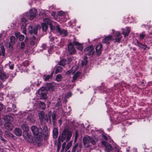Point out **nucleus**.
<instances>
[{"label": "nucleus", "mask_w": 152, "mask_h": 152, "mask_svg": "<svg viewBox=\"0 0 152 152\" xmlns=\"http://www.w3.org/2000/svg\"><path fill=\"white\" fill-rule=\"evenodd\" d=\"M14 65L12 64L10 66V69H12L14 68Z\"/></svg>", "instance_id": "nucleus-58"}, {"label": "nucleus", "mask_w": 152, "mask_h": 152, "mask_svg": "<svg viewBox=\"0 0 152 152\" xmlns=\"http://www.w3.org/2000/svg\"><path fill=\"white\" fill-rule=\"evenodd\" d=\"M102 47V45L99 44L98 45L96 48V53L98 56H99L101 54Z\"/></svg>", "instance_id": "nucleus-17"}, {"label": "nucleus", "mask_w": 152, "mask_h": 152, "mask_svg": "<svg viewBox=\"0 0 152 152\" xmlns=\"http://www.w3.org/2000/svg\"><path fill=\"white\" fill-rule=\"evenodd\" d=\"M78 134L77 132H76L75 135V137H77H77H78Z\"/></svg>", "instance_id": "nucleus-62"}, {"label": "nucleus", "mask_w": 152, "mask_h": 152, "mask_svg": "<svg viewBox=\"0 0 152 152\" xmlns=\"http://www.w3.org/2000/svg\"><path fill=\"white\" fill-rule=\"evenodd\" d=\"M12 119V117L11 116L9 115L5 117H4V119L6 122H10L9 121L11 120Z\"/></svg>", "instance_id": "nucleus-36"}, {"label": "nucleus", "mask_w": 152, "mask_h": 152, "mask_svg": "<svg viewBox=\"0 0 152 152\" xmlns=\"http://www.w3.org/2000/svg\"><path fill=\"white\" fill-rule=\"evenodd\" d=\"M66 60L65 59H62L59 62V64L60 65L64 66L66 64Z\"/></svg>", "instance_id": "nucleus-35"}, {"label": "nucleus", "mask_w": 152, "mask_h": 152, "mask_svg": "<svg viewBox=\"0 0 152 152\" xmlns=\"http://www.w3.org/2000/svg\"><path fill=\"white\" fill-rule=\"evenodd\" d=\"M27 119L32 123H34L35 122V120L31 115L28 116Z\"/></svg>", "instance_id": "nucleus-32"}, {"label": "nucleus", "mask_w": 152, "mask_h": 152, "mask_svg": "<svg viewBox=\"0 0 152 152\" xmlns=\"http://www.w3.org/2000/svg\"><path fill=\"white\" fill-rule=\"evenodd\" d=\"M12 107L13 108V109H14L15 108H16V106L14 104H12Z\"/></svg>", "instance_id": "nucleus-59"}, {"label": "nucleus", "mask_w": 152, "mask_h": 152, "mask_svg": "<svg viewBox=\"0 0 152 152\" xmlns=\"http://www.w3.org/2000/svg\"><path fill=\"white\" fill-rule=\"evenodd\" d=\"M76 67H77L76 66H73L72 68L71 69H70L69 71H68L67 72H66V74L69 75V74H70L71 73V72H72V74L73 75H74V74L75 73V70L74 71H73V70L74 69H75L76 68Z\"/></svg>", "instance_id": "nucleus-29"}, {"label": "nucleus", "mask_w": 152, "mask_h": 152, "mask_svg": "<svg viewBox=\"0 0 152 152\" xmlns=\"http://www.w3.org/2000/svg\"><path fill=\"white\" fill-rule=\"evenodd\" d=\"M71 93L70 92H69L67 94V96L68 97H70L71 96Z\"/></svg>", "instance_id": "nucleus-57"}, {"label": "nucleus", "mask_w": 152, "mask_h": 152, "mask_svg": "<svg viewBox=\"0 0 152 152\" xmlns=\"http://www.w3.org/2000/svg\"><path fill=\"white\" fill-rule=\"evenodd\" d=\"M73 43L76 46L77 49L80 50H83V48L82 44L76 41H74Z\"/></svg>", "instance_id": "nucleus-21"}, {"label": "nucleus", "mask_w": 152, "mask_h": 152, "mask_svg": "<svg viewBox=\"0 0 152 152\" xmlns=\"http://www.w3.org/2000/svg\"><path fill=\"white\" fill-rule=\"evenodd\" d=\"M84 52L85 54L91 56L94 53L95 50L91 45L86 48L84 50Z\"/></svg>", "instance_id": "nucleus-7"}, {"label": "nucleus", "mask_w": 152, "mask_h": 152, "mask_svg": "<svg viewBox=\"0 0 152 152\" xmlns=\"http://www.w3.org/2000/svg\"><path fill=\"white\" fill-rule=\"evenodd\" d=\"M21 21L22 22H23L24 23L23 24V26H24V23H25L27 21V20L25 18H23L21 19Z\"/></svg>", "instance_id": "nucleus-48"}, {"label": "nucleus", "mask_w": 152, "mask_h": 152, "mask_svg": "<svg viewBox=\"0 0 152 152\" xmlns=\"http://www.w3.org/2000/svg\"><path fill=\"white\" fill-rule=\"evenodd\" d=\"M36 106L39 105L40 107L42 109H45L46 108V105L43 102H42L40 101H38L37 102V103H35Z\"/></svg>", "instance_id": "nucleus-19"}, {"label": "nucleus", "mask_w": 152, "mask_h": 152, "mask_svg": "<svg viewBox=\"0 0 152 152\" xmlns=\"http://www.w3.org/2000/svg\"><path fill=\"white\" fill-rule=\"evenodd\" d=\"M61 104V102L60 100L59 99L57 103L56 104V106L57 107H59Z\"/></svg>", "instance_id": "nucleus-53"}, {"label": "nucleus", "mask_w": 152, "mask_h": 152, "mask_svg": "<svg viewBox=\"0 0 152 152\" xmlns=\"http://www.w3.org/2000/svg\"><path fill=\"white\" fill-rule=\"evenodd\" d=\"M5 134L7 137H8L12 138L14 137L13 134L9 132H6Z\"/></svg>", "instance_id": "nucleus-39"}, {"label": "nucleus", "mask_w": 152, "mask_h": 152, "mask_svg": "<svg viewBox=\"0 0 152 152\" xmlns=\"http://www.w3.org/2000/svg\"><path fill=\"white\" fill-rule=\"evenodd\" d=\"M88 58L87 57H85L83 60L82 61L81 64L83 66L86 65L87 63Z\"/></svg>", "instance_id": "nucleus-40"}, {"label": "nucleus", "mask_w": 152, "mask_h": 152, "mask_svg": "<svg viewBox=\"0 0 152 152\" xmlns=\"http://www.w3.org/2000/svg\"><path fill=\"white\" fill-rule=\"evenodd\" d=\"M15 134L18 136H20L22 134V131L20 129L17 128L15 130Z\"/></svg>", "instance_id": "nucleus-22"}, {"label": "nucleus", "mask_w": 152, "mask_h": 152, "mask_svg": "<svg viewBox=\"0 0 152 152\" xmlns=\"http://www.w3.org/2000/svg\"><path fill=\"white\" fill-rule=\"evenodd\" d=\"M0 139H1L2 141L4 143H5L6 142V140L4 139L1 136V135H0Z\"/></svg>", "instance_id": "nucleus-52"}, {"label": "nucleus", "mask_w": 152, "mask_h": 152, "mask_svg": "<svg viewBox=\"0 0 152 152\" xmlns=\"http://www.w3.org/2000/svg\"><path fill=\"white\" fill-rule=\"evenodd\" d=\"M83 142L84 147L87 148L91 146L90 143L93 145H95L96 142L95 140L91 137L86 136L83 138Z\"/></svg>", "instance_id": "nucleus-2"}, {"label": "nucleus", "mask_w": 152, "mask_h": 152, "mask_svg": "<svg viewBox=\"0 0 152 152\" xmlns=\"http://www.w3.org/2000/svg\"><path fill=\"white\" fill-rule=\"evenodd\" d=\"M56 28L57 32H59L62 36H65L67 34L66 31L64 29H61L60 28L59 25L57 24L56 25Z\"/></svg>", "instance_id": "nucleus-10"}, {"label": "nucleus", "mask_w": 152, "mask_h": 152, "mask_svg": "<svg viewBox=\"0 0 152 152\" xmlns=\"http://www.w3.org/2000/svg\"><path fill=\"white\" fill-rule=\"evenodd\" d=\"M8 77L4 72L0 71V79L4 81Z\"/></svg>", "instance_id": "nucleus-20"}, {"label": "nucleus", "mask_w": 152, "mask_h": 152, "mask_svg": "<svg viewBox=\"0 0 152 152\" xmlns=\"http://www.w3.org/2000/svg\"><path fill=\"white\" fill-rule=\"evenodd\" d=\"M43 134L45 135V137H47L48 135V128L47 126H44L43 129V131L42 132Z\"/></svg>", "instance_id": "nucleus-25"}, {"label": "nucleus", "mask_w": 152, "mask_h": 152, "mask_svg": "<svg viewBox=\"0 0 152 152\" xmlns=\"http://www.w3.org/2000/svg\"><path fill=\"white\" fill-rule=\"evenodd\" d=\"M145 36V35L143 33H142L140 36V39H143Z\"/></svg>", "instance_id": "nucleus-51"}, {"label": "nucleus", "mask_w": 152, "mask_h": 152, "mask_svg": "<svg viewBox=\"0 0 152 152\" xmlns=\"http://www.w3.org/2000/svg\"><path fill=\"white\" fill-rule=\"evenodd\" d=\"M113 36L112 37L113 40L114 41V42H120L122 38L121 33L118 31L112 30Z\"/></svg>", "instance_id": "nucleus-3"}, {"label": "nucleus", "mask_w": 152, "mask_h": 152, "mask_svg": "<svg viewBox=\"0 0 152 152\" xmlns=\"http://www.w3.org/2000/svg\"><path fill=\"white\" fill-rule=\"evenodd\" d=\"M48 24L45 23H42V30L43 31H45L48 28Z\"/></svg>", "instance_id": "nucleus-33"}, {"label": "nucleus", "mask_w": 152, "mask_h": 152, "mask_svg": "<svg viewBox=\"0 0 152 152\" xmlns=\"http://www.w3.org/2000/svg\"><path fill=\"white\" fill-rule=\"evenodd\" d=\"M35 142L39 144V143L40 142L41 139L40 137H39L38 136H36L35 138Z\"/></svg>", "instance_id": "nucleus-44"}, {"label": "nucleus", "mask_w": 152, "mask_h": 152, "mask_svg": "<svg viewBox=\"0 0 152 152\" xmlns=\"http://www.w3.org/2000/svg\"><path fill=\"white\" fill-rule=\"evenodd\" d=\"M72 135V133L68 129H65L63 131L61 135H60L58 138V143L61 145V142H62L66 140V142H68Z\"/></svg>", "instance_id": "nucleus-1"}, {"label": "nucleus", "mask_w": 152, "mask_h": 152, "mask_svg": "<svg viewBox=\"0 0 152 152\" xmlns=\"http://www.w3.org/2000/svg\"><path fill=\"white\" fill-rule=\"evenodd\" d=\"M58 135V130L56 128H55L53 130V136L54 139L57 138Z\"/></svg>", "instance_id": "nucleus-23"}, {"label": "nucleus", "mask_w": 152, "mask_h": 152, "mask_svg": "<svg viewBox=\"0 0 152 152\" xmlns=\"http://www.w3.org/2000/svg\"><path fill=\"white\" fill-rule=\"evenodd\" d=\"M15 37L13 36H11L10 37V42H9V44L10 45H13L15 43Z\"/></svg>", "instance_id": "nucleus-30"}, {"label": "nucleus", "mask_w": 152, "mask_h": 152, "mask_svg": "<svg viewBox=\"0 0 152 152\" xmlns=\"http://www.w3.org/2000/svg\"><path fill=\"white\" fill-rule=\"evenodd\" d=\"M122 34L125 37L127 36L129 34L130 32V28L129 27H127L125 28L122 29Z\"/></svg>", "instance_id": "nucleus-18"}, {"label": "nucleus", "mask_w": 152, "mask_h": 152, "mask_svg": "<svg viewBox=\"0 0 152 152\" xmlns=\"http://www.w3.org/2000/svg\"><path fill=\"white\" fill-rule=\"evenodd\" d=\"M68 60L70 62L72 60V58H68Z\"/></svg>", "instance_id": "nucleus-61"}, {"label": "nucleus", "mask_w": 152, "mask_h": 152, "mask_svg": "<svg viewBox=\"0 0 152 152\" xmlns=\"http://www.w3.org/2000/svg\"><path fill=\"white\" fill-rule=\"evenodd\" d=\"M15 35L17 37H18L20 40L21 41H23L24 39V36L20 34V32L15 33Z\"/></svg>", "instance_id": "nucleus-24"}, {"label": "nucleus", "mask_w": 152, "mask_h": 152, "mask_svg": "<svg viewBox=\"0 0 152 152\" xmlns=\"http://www.w3.org/2000/svg\"><path fill=\"white\" fill-rule=\"evenodd\" d=\"M68 52L70 54H72L75 53V49L74 48L73 45L71 43H70L68 45Z\"/></svg>", "instance_id": "nucleus-12"}, {"label": "nucleus", "mask_w": 152, "mask_h": 152, "mask_svg": "<svg viewBox=\"0 0 152 152\" xmlns=\"http://www.w3.org/2000/svg\"><path fill=\"white\" fill-rule=\"evenodd\" d=\"M78 146V144L77 143H76L73 147L72 150V152H75L77 147Z\"/></svg>", "instance_id": "nucleus-43"}, {"label": "nucleus", "mask_w": 152, "mask_h": 152, "mask_svg": "<svg viewBox=\"0 0 152 152\" xmlns=\"http://www.w3.org/2000/svg\"><path fill=\"white\" fill-rule=\"evenodd\" d=\"M72 141H71L68 143L65 148V151H66L72 145Z\"/></svg>", "instance_id": "nucleus-31"}, {"label": "nucleus", "mask_w": 152, "mask_h": 152, "mask_svg": "<svg viewBox=\"0 0 152 152\" xmlns=\"http://www.w3.org/2000/svg\"><path fill=\"white\" fill-rule=\"evenodd\" d=\"M77 139V137H75V140H74L75 142H76V141Z\"/></svg>", "instance_id": "nucleus-64"}, {"label": "nucleus", "mask_w": 152, "mask_h": 152, "mask_svg": "<svg viewBox=\"0 0 152 152\" xmlns=\"http://www.w3.org/2000/svg\"><path fill=\"white\" fill-rule=\"evenodd\" d=\"M52 75H45L43 77V78L45 81L48 80L50 79L52 77Z\"/></svg>", "instance_id": "nucleus-34"}, {"label": "nucleus", "mask_w": 152, "mask_h": 152, "mask_svg": "<svg viewBox=\"0 0 152 152\" xmlns=\"http://www.w3.org/2000/svg\"><path fill=\"white\" fill-rule=\"evenodd\" d=\"M23 136L24 139L28 142H31L33 140L32 136L27 132H25V134H23Z\"/></svg>", "instance_id": "nucleus-13"}, {"label": "nucleus", "mask_w": 152, "mask_h": 152, "mask_svg": "<svg viewBox=\"0 0 152 152\" xmlns=\"http://www.w3.org/2000/svg\"><path fill=\"white\" fill-rule=\"evenodd\" d=\"M66 142H64L62 144V149L61 151V152H64V150L66 146Z\"/></svg>", "instance_id": "nucleus-45"}, {"label": "nucleus", "mask_w": 152, "mask_h": 152, "mask_svg": "<svg viewBox=\"0 0 152 152\" xmlns=\"http://www.w3.org/2000/svg\"><path fill=\"white\" fill-rule=\"evenodd\" d=\"M52 120H53V125L55 124V122L56 121V114L55 113H53L52 114Z\"/></svg>", "instance_id": "nucleus-38"}, {"label": "nucleus", "mask_w": 152, "mask_h": 152, "mask_svg": "<svg viewBox=\"0 0 152 152\" xmlns=\"http://www.w3.org/2000/svg\"><path fill=\"white\" fill-rule=\"evenodd\" d=\"M0 48L1 50L2 55L3 56H4L5 55V49L4 48V46H1Z\"/></svg>", "instance_id": "nucleus-46"}, {"label": "nucleus", "mask_w": 152, "mask_h": 152, "mask_svg": "<svg viewBox=\"0 0 152 152\" xmlns=\"http://www.w3.org/2000/svg\"><path fill=\"white\" fill-rule=\"evenodd\" d=\"M120 148L119 146L117 145H115L113 148L112 152H120L119 151Z\"/></svg>", "instance_id": "nucleus-28"}, {"label": "nucleus", "mask_w": 152, "mask_h": 152, "mask_svg": "<svg viewBox=\"0 0 152 152\" xmlns=\"http://www.w3.org/2000/svg\"><path fill=\"white\" fill-rule=\"evenodd\" d=\"M111 40H113L112 36L108 35L104 38L102 40L103 43L105 44H109Z\"/></svg>", "instance_id": "nucleus-14"}, {"label": "nucleus", "mask_w": 152, "mask_h": 152, "mask_svg": "<svg viewBox=\"0 0 152 152\" xmlns=\"http://www.w3.org/2000/svg\"><path fill=\"white\" fill-rule=\"evenodd\" d=\"M58 124H59V126L61 125L62 124V121L61 120V119H60L59 120H58Z\"/></svg>", "instance_id": "nucleus-55"}, {"label": "nucleus", "mask_w": 152, "mask_h": 152, "mask_svg": "<svg viewBox=\"0 0 152 152\" xmlns=\"http://www.w3.org/2000/svg\"><path fill=\"white\" fill-rule=\"evenodd\" d=\"M43 21L44 22V23H46L50 25L51 30H54L55 29L56 25L57 24L56 22L51 21L50 20L47 18L44 19Z\"/></svg>", "instance_id": "nucleus-6"}, {"label": "nucleus", "mask_w": 152, "mask_h": 152, "mask_svg": "<svg viewBox=\"0 0 152 152\" xmlns=\"http://www.w3.org/2000/svg\"><path fill=\"white\" fill-rule=\"evenodd\" d=\"M39 118L40 120H44L48 121V119L47 115H45L43 111H41L38 113Z\"/></svg>", "instance_id": "nucleus-16"}, {"label": "nucleus", "mask_w": 152, "mask_h": 152, "mask_svg": "<svg viewBox=\"0 0 152 152\" xmlns=\"http://www.w3.org/2000/svg\"><path fill=\"white\" fill-rule=\"evenodd\" d=\"M37 10L34 8H32L29 10V12L26 13L27 18L30 20H32L36 16Z\"/></svg>", "instance_id": "nucleus-4"}, {"label": "nucleus", "mask_w": 152, "mask_h": 152, "mask_svg": "<svg viewBox=\"0 0 152 152\" xmlns=\"http://www.w3.org/2000/svg\"><path fill=\"white\" fill-rule=\"evenodd\" d=\"M38 93L39 95H41V98L42 99H45L46 98V94L47 91L45 87H42L40 88L38 91Z\"/></svg>", "instance_id": "nucleus-8"}, {"label": "nucleus", "mask_w": 152, "mask_h": 152, "mask_svg": "<svg viewBox=\"0 0 152 152\" xmlns=\"http://www.w3.org/2000/svg\"><path fill=\"white\" fill-rule=\"evenodd\" d=\"M137 45L140 47L142 48L144 50H145L146 48V46L145 45H142L140 43L137 41Z\"/></svg>", "instance_id": "nucleus-37"}, {"label": "nucleus", "mask_w": 152, "mask_h": 152, "mask_svg": "<svg viewBox=\"0 0 152 152\" xmlns=\"http://www.w3.org/2000/svg\"><path fill=\"white\" fill-rule=\"evenodd\" d=\"M25 47V45L24 43L23 42H21L20 44V48L21 49H24Z\"/></svg>", "instance_id": "nucleus-50"}, {"label": "nucleus", "mask_w": 152, "mask_h": 152, "mask_svg": "<svg viewBox=\"0 0 152 152\" xmlns=\"http://www.w3.org/2000/svg\"><path fill=\"white\" fill-rule=\"evenodd\" d=\"M5 128L7 130L11 131L13 129V126L10 122H6L4 124Z\"/></svg>", "instance_id": "nucleus-15"}, {"label": "nucleus", "mask_w": 152, "mask_h": 152, "mask_svg": "<svg viewBox=\"0 0 152 152\" xmlns=\"http://www.w3.org/2000/svg\"><path fill=\"white\" fill-rule=\"evenodd\" d=\"M102 144L104 145L105 147V150L107 152L112 151L113 148L112 146L106 142L102 141Z\"/></svg>", "instance_id": "nucleus-11"}, {"label": "nucleus", "mask_w": 152, "mask_h": 152, "mask_svg": "<svg viewBox=\"0 0 152 152\" xmlns=\"http://www.w3.org/2000/svg\"><path fill=\"white\" fill-rule=\"evenodd\" d=\"M62 79V76L61 75H58L56 77V80L58 81H60Z\"/></svg>", "instance_id": "nucleus-47"}, {"label": "nucleus", "mask_w": 152, "mask_h": 152, "mask_svg": "<svg viewBox=\"0 0 152 152\" xmlns=\"http://www.w3.org/2000/svg\"><path fill=\"white\" fill-rule=\"evenodd\" d=\"M58 14L60 16H64L65 13L63 11H60L58 12Z\"/></svg>", "instance_id": "nucleus-49"}, {"label": "nucleus", "mask_w": 152, "mask_h": 152, "mask_svg": "<svg viewBox=\"0 0 152 152\" xmlns=\"http://www.w3.org/2000/svg\"><path fill=\"white\" fill-rule=\"evenodd\" d=\"M62 70L63 68L61 67L60 66H58L56 68V69L55 71V73H57L58 72H61L62 71Z\"/></svg>", "instance_id": "nucleus-41"}, {"label": "nucleus", "mask_w": 152, "mask_h": 152, "mask_svg": "<svg viewBox=\"0 0 152 152\" xmlns=\"http://www.w3.org/2000/svg\"><path fill=\"white\" fill-rule=\"evenodd\" d=\"M12 110V109L11 108L9 107L8 108V111H10Z\"/></svg>", "instance_id": "nucleus-60"}, {"label": "nucleus", "mask_w": 152, "mask_h": 152, "mask_svg": "<svg viewBox=\"0 0 152 152\" xmlns=\"http://www.w3.org/2000/svg\"><path fill=\"white\" fill-rule=\"evenodd\" d=\"M31 45H34V42L33 41H31Z\"/></svg>", "instance_id": "nucleus-63"}, {"label": "nucleus", "mask_w": 152, "mask_h": 152, "mask_svg": "<svg viewBox=\"0 0 152 152\" xmlns=\"http://www.w3.org/2000/svg\"><path fill=\"white\" fill-rule=\"evenodd\" d=\"M80 75V73L79 72H77L74 74V76L73 77L72 82L75 81L77 78Z\"/></svg>", "instance_id": "nucleus-26"}, {"label": "nucleus", "mask_w": 152, "mask_h": 152, "mask_svg": "<svg viewBox=\"0 0 152 152\" xmlns=\"http://www.w3.org/2000/svg\"><path fill=\"white\" fill-rule=\"evenodd\" d=\"M21 128L22 129L25 131L27 132L29 129V128L28 126L25 123L22 124L21 125Z\"/></svg>", "instance_id": "nucleus-27"}, {"label": "nucleus", "mask_w": 152, "mask_h": 152, "mask_svg": "<svg viewBox=\"0 0 152 152\" xmlns=\"http://www.w3.org/2000/svg\"><path fill=\"white\" fill-rule=\"evenodd\" d=\"M26 23H24V26H23V27L22 29V32L23 34H25L26 35Z\"/></svg>", "instance_id": "nucleus-42"}, {"label": "nucleus", "mask_w": 152, "mask_h": 152, "mask_svg": "<svg viewBox=\"0 0 152 152\" xmlns=\"http://www.w3.org/2000/svg\"><path fill=\"white\" fill-rule=\"evenodd\" d=\"M102 138L103 139H105L107 141V138L105 135H103Z\"/></svg>", "instance_id": "nucleus-56"}, {"label": "nucleus", "mask_w": 152, "mask_h": 152, "mask_svg": "<svg viewBox=\"0 0 152 152\" xmlns=\"http://www.w3.org/2000/svg\"><path fill=\"white\" fill-rule=\"evenodd\" d=\"M31 130L34 135L37 136L39 135V137L41 136L42 134V131L41 128L39 129L35 126H33L31 128Z\"/></svg>", "instance_id": "nucleus-5"}, {"label": "nucleus", "mask_w": 152, "mask_h": 152, "mask_svg": "<svg viewBox=\"0 0 152 152\" xmlns=\"http://www.w3.org/2000/svg\"><path fill=\"white\" fill-rule=\"evenodd\" d=\"M3 109V105L2 104L0 103V111Z\"/></svg>", "instance_id": "nucleus-54"}, {"label": "nucleus", "mask_w": 152, "mask_h": 152, "mask_svg": "<svg viewBox=\"0 0 152 152\" xmlns=\"http://www.w3.org/2000/svg\"><path fill=\"white\" fill-rule=\"evenodd\" d=\"M38 28L37 26H28V32L30 34H36L37 33Z\"/></svg>", "instance_id": "nucleus-9"}]
</instances>
